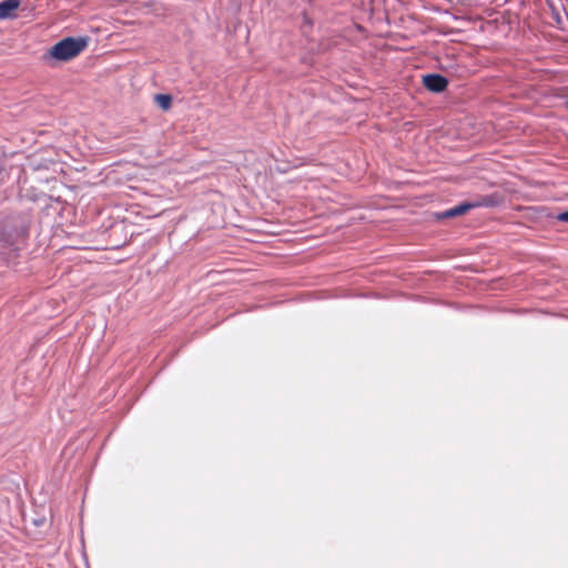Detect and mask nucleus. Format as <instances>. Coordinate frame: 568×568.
Returning <instances> with one entry per match:
<instances>
[{
    "label": "nucleus",
    "mask_w": 568,
    "mask_h": 568,
    "mask_svg": "<svg viewBox=\"0 0 568 568\" xmlns=\"http://www.w3.org/2000/svg\"><path fill=\"white\" fill-rule=\"evenodd\" d=\"M505 196L499 192H494L479 196L478 199L470 201L473 209L477 207H497L503 205Z\"/></svg>",
    "instance_id": "20e7f679"
},
{
    "label": "nucleus",
    "mask_w": 568,
    "mask_h": 568,
    "mask_svg": "<svg viewBox=\"0 0 568 568\" xmlns=\"http://www.w3.org/2000/svg\"><path fill=\"white\" fill-rule=\"evenodd\" d=\"M471 203L469 202H462L458 205H455L454 207H450L442 213L438 214V219H449L463 215L467 213L469 210H471Z\"/></svg>",
    "instance_id": "423d86ee"
},
{
    "label": "nucleus",
    "mask_w": 568,
    "mask_h": 568,
    "mask_svg": "<svg viewBox=\"0 0 568 568\" xmlns=\"http://www.w3.org/2000/svg\"><path fill=\"white\" fill-rule=\"evenodd\" d=\"M20 7V0H3L0 2V20L16 18V11Z\"/></svg>",
    "instance_id": "39448f33"
},
{
    "label": "nucleus",
    "mask_w": 568,
    "mask_h": 568,
    "mask_svg": "<svg viewBox=\"0 0 568 568\" xmlns=\"http://www.w3.org/2000/svg\"><path fill=\"white\" fill-rule=\"evenodd\" d=\"M557 220H558V221H560V222L568 223V210H567V211H564V212H560V213L557 215Z\"/></svg>",
    "instance_id": "6e6552de"
},
{
    "label": "nucleus",
    "mask_w": 568,
    "mask_h": 568,
    "mask_svg": "<svg viewBox=\"0 0 568 568\" xmlns=\"http://www.w3.org/2000/svg\"><path fill=\"white\" fill-rule=\"evenodd\" d=\"M29 237V223L22 215H9L0 222V260L14 268Z\"/></svg>",
    "instance_id": "f257e3e1"
},
{
    "label": "nucleus",
    "mask_w": 568,
    "mask_h": 568,
    "mask_svg": "<svg viewBox=\"0 0 568 568\" xmlns=\"http://www.w3.org/2000/svg\"><path fill=\"white\" fill-rule=\"evenodd\" d=\"M89 44V37H67L58 41L47 55L58 61H70L83 52Z\"/></svg>",
    "instance_id": "f03ea898"
},
{
    "label": "nucleus",
    "mask_w": 568,
    "mask_h": 568,
    "mask_svg": "<svg viewBox=\"0 0 568 568\" xmlns=\"http://www.w3.org/2000/svg\"><path fill=\"white\" fill-rule=\"evenodd\" d=\"M564 105H565V108L568 110V94H565V102H564Z\"/></svg>",
    "instance_id": "1a4fd4ad"
},
{
    "label": "nucleus",
    "mask_w": 568,
    "mask_h": 568,
    "mask_svg": "<svg viewBox=\"0 0 568 568\" xmlns=\"http://www.w3.org/2000/svg\"><path fill=\"white\" fill-rule=\"evenodd\" d=\"M154 102L158 104L160 109L166 111L172 105V97L165 93H158L154 95Z\"/></svg>",
    "instance_id": "0eeeda50"
},
{
    "label": "nucleus",
    "mask_w": 568,
    "mask_h": 568,
    "mask_svg": "<svg viewBox=\"0 0 568 568\" xmlns=\"http://www.w3.org/2000/svg\"><path fill=\"white\" fill-rule=\"evenodd\" d=\"M424 87L434 93H440L448 87V79L439 73H427L423 75Z\"/></svg>",
    "instance_id": "7ed1b4c3"
},
{
    "label": "nucleus",
    "mask_w": 568,
    "mask_h": 568,
    "mask_svg": "<svg viewBox=\"0 0 568 568\" xmlns=\"http://www.w3.org/2000/svg\"><path fill=\"white\" fill-rule=\"evenodd\" d=\"M566 94H568V85L565 88Z\"/></svg>",
    "instance_id": "9d476101"
}]
</instances>
